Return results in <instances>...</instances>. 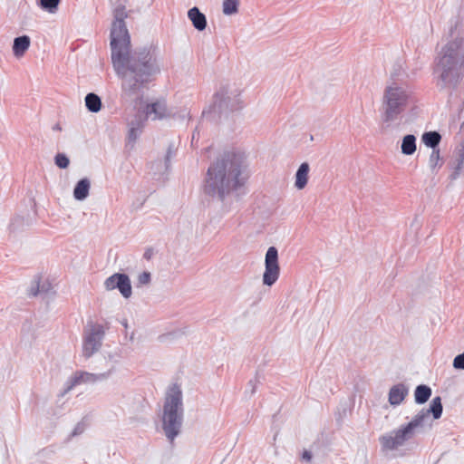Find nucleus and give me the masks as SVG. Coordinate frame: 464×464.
I'll use <instances>...</instances> for the list:
<instances>
[{"label":"nucleus","instance_id":"f03ea898","mask_svg":"<svg viewBox=\"0 0 464 464\" xmlns=\"http://www.w3.org/2000/svg\"><path fill=\"white\" fill-rule=\"evenodd\" d=\"M246 158L240 151H226L210 164L202 190L213 198L224 200L241 188L248 179Z\"/></svg>","mask_w":464,"mask_h":464},{"label":"nucleus","instance_id":"c756f323","mask_svg":"<svg viewBox=\"0 0 464 464\" xmlns=\"http://www.w3.org/2000/svg\"><path fill=\"white\" fill-rule=\"evenodd\" d=\"M453 367L455 369L464 370V353L457 355L453 360Z\"/></svg>","mask_w":464,"mask_h":464},{"label":"nucleus","instance_id":"2f4dec72","mask_svg":"<svg viewBox=\"0 0 464 464\" xmlns=\"http://www.w3.org/2000/svg\"><path fill=\"white\" fill-rule=\"evenodd\" d=\"M85 430V424L82 423V422H79L77 423V425L74 427L72 432V436H77V435H80L82 434Z\"/></svg>","mask_w":464,"mask_h":464},{"label":"nucleus","instance_id":"473e14b6","mask_svg":"<svg viewBox=\"0 0 464 464\" xmlns=\"http://www.w3.org/2000/svg\"><path fill=\"white\" fill-rule=\"evenodd\" d=\"M256 380H250L248 382V387L250 389V395H253L256 392Z\"/></svg>","mask_w":464,"mask_h":464},{"label":"nucleus","instance_id":"aec40b11","mask_svg":"<svg viewBox=\"0 0 464 464\" xmlns=\"http://www.w3.org/2000/svg\"><path fill=\"white\" fill-rule=\"evenodd\" d=\"M431 392L430 387L424 384L418 385L414 392L415 402L418 404L425 403L431 396Z\"/></svg>","mask_w":464,"mask_h":464},{"label":"nucleus","instance_id":"ddd939ff","mask_svg":"<svg viewBox=\"0 0 464 464\" xmlns=\"http://www.w3.org/2000/svg\"><path fill=\"white\" fill-rule=\"evenodd\" d=\"M143 113L148 119L152 121L163 120L173 116L172 111L168 108L164 100H157L148 103L144 108Z\"/></svg>","mask_w":464,"mask_h":464},{"label":"nucleus","instance_id":"9b49d317","mask_svg":"<svg viewBox=\"0 0 464 464\" xmlns=\"http://www.w3.org/2000/svg\"><path fill=\"white\" fill-rule=\"evenodd\" d=\"M115 372V367L111 366L107 372L101 373H91L88 372H76L67 382L65 392L71 391L73 387L82 383H95L107 380Z\"/></svg>","mask_w":464,"mask_h":464},{"label":"nucleus","instance_id":"0eeeda50","mask_svg":"<svg viewBox=\"0 0 464 464\" xmlns=\"http://www.w3.org/2000/svg\"><path fill=\"white\" fill-rule=\"evenodd\" d=\"M442 411L443 407L441 398L440 396L434 397L428 409H421L412 417L410 422L403 426L413 437L417 430L424 426V423L429 419L430 414L432 415L434 420H438L441 417Z\"/></svg>","mask_w":464,"mask_h":464},{"label":"nucleus","instance_id":"2eb2a0df","mask_svg":"<svg viewBox=\"0 0 464 464\" xmlns=\"http://www.w3.org/2000/svg\"><path fill=\"white\" fill-rule=\"evenodd\" d=\"M188 17L191 21L193 26L198 30L203 31L207 27L206 15L199 11L196 6L190 8L188 12Z\"/></svg>","mask_w":464,"mask_h":464},{"label":"nucleus","instance_id":"1a4fd4ad","mask_svg":"<svg viewBox=\"0 0 464 464\" xmlns=\"http://www.w3.org/2000/svg\"><path fill=\"white\" fill-rule=\"evenodd\" d=\"M411 438V433L401 425L400 428L387 432L379 438L382 451L390 452L397 450Z\"/></svg>","mask_w":464,"mask_h":464},{"label":"nucleus","instance_id":"6e6552de","mask_svg":"<svg viewBox=\"0 0 464 464\" xmlns=\"http://www.w3.org/2000/svg\"><path fill=\"white\" fill-rule=\"evenodd\" d=\"M104 330L101 324H92L84 331L82 339V355L88 359L96 353L102 343Z\"/></svg>","mask_w":464,"mask_h":464},{"label":"nucleus","instance_id":"f3484780","mask_svg":"<svg viewBox=\"0 0 464 464\" xmlns=\"http://www.w3.org/2000/svg\"><path fill=\"white\" fill-rule=\"evenodd\" d=\"M91 181L87 178L80 179L73 189V197L76 200L82 201L89 196Z\"/></svg>","mask_w":464,"mask_h":464},{"label":"nucleus","instance_id":"cd10ccee","mask_svg":"<svg viewBox=\"0 0 464 464\" xmlns=\"http://www.w3.org/2000/svg\"><path fill=\"white\" fill-rule=\"evenodd\" d=\"M141 133H142V130H140V129L129 127V131H128V136H127L128 145H130L132 147L135 144V142L137 141V140L140 138Z\"/></svg>","mask_w":464,"mask_h":464},{"label":"nucleus","instance_id":"4c0bfd02","mask_svg":"<svg viewBox=\"0 0 464 464\" xmlns=\"http://www.w3.org/2000/svg\"><path fill=\"white\" fill-rule=\"evenodd\" d=\"M15 222L16 221L13 222L12 225H11L14 227V229L15 228Z\"/></svg>","mask_w":464,"mask_h":464},{"label":"nucleus","instance_id":"bb28decb","mask_svg":"<svg viewBox=\"0 0 464 464\" xmlns=\"http://www.w3.org/2000/svg\"><path fill=\"white\" fill-rule=\"evenodd\" d=\"M429 167L431 171H435L436 169L441 167L440 150H433L429 159Z\"/></svg>","mask_w":464,"mask_h":464},{"label":"nucleus","instance_id":"412c9836","mask_svg":"<svg viewBox=\"0 0 464 464\" xmlns=\"http://www.w3.org/2000/svg\"><path fill=\"white\" fill-rule=\"evenodd\" d=\"M85 106L89 111L98 112L102 109V100L97 94L90 92L85 96Z\"/></svg>","mask_w":464,"mask_h":464},{"label":"nucleus","instance_id":"a211bd4d","mask_svg":"<svg viewBox=\"0 0 464 464\" xmlns=\"http://www.w3.org/2000/svg\"><path fill=\"white\" fill-rule=\"evenodd\" d=\"M310 170L309 164L307 162L302 163L296 173H295V187L301 190L303 189L308 181V173Z\"/></svg>","mask_w":464,"mask_h":464},{"label":"nucleus","instance_id":"393cba45","mask_svg":"<svg viewBox=\"0 0 464 464\" xmlns=\"http://www.w3.org/2000/svg\"><path fill=\"white\" fill-rule=\"evenodd\" d=\"M148 118L144 113H138L130 122V128H136L143 130Z\"/></svg>","mask_w":464,"mask_h":464},{"label":"nucleus","instance_id":"9d476101","mask_svg":"<svg viewBox=\"0 0 464 464\" xmlns=\"http://www.w3.org/2000/svg\"><path fill=\"white\" fill-rule=\"evenodd\" d=\"M280 267L278 264V251L276 247L270 246L265 257V272L263 274V284L267 286L273 285L278 279Z\"/></svg>","mask_w":464,"mask_h":464},{"label":"nucleus","instance_id":"c85d7f7f","mask_svg":"<svg viewBox=\"0 0 464 464\" xmlns=\"http://www.w3.org/2000/svg\"><path fill=\"white\" fill-rule=\"evenodd\" d=\"M54 163L60 169H66L70 164V160L64 153H58L54 157Z\"/></svg>","mask_w":464,"mask_h":464},{"label":"nucleus","instance_id":"72a5a7b5","mask_svg":"<svg viewBox=\"0 0 464 464\" xmlns=\"http://www.w3.org/2000/svg\"><path fill=\"white\" fill-rule=\"evenodd\" d=\"M302 459L307 462L311 461L312 459V453L308 450H304L302 455Z\"/></svg>","mask_w":464,"mask_h":464},{"label":"nucleus","instance_id":"c9c22d12","mask_svg":"<svg viewBox=\"0 0 464 464\" xmlns=\"http://www.w3.org/2000/svg\"><path fill=\"white\" fill-rule=\"evenodd\" d=\"M171 157V152H170V150L168 151V154H167V157H166V160L169 161V159Z\"/></svg>","mask_w":464,"mask_h":464},{"label":"nucleus","instance_id":"6ab92c4d","mask_svg":"<svg viewBox=\"0 0 464 464\" xmlns=\"http://www.w3.org/2000/svg\"><path fill=\"white\" fill-rule=\"evenodd\" d=\"M30 46V38L27 35H23L14 38L13 45V53L14 56L21 57L28 50Z\"/></svg>","mask_w":464,"mask_h":464},{"label":"nucleus","instance_id":"f704fd0d","mask_svg":"<svg viewBox=\"0 0 464 464\" xmlns=\"http://www.w3.org/2000/svg\"><path fill=\"white\" fill-rule=\"evenodd\" d=\"M35 285H36L35 287L32 286V288L30 290V295H36L40 292L39 283L35 282Z\"/></svg>","mask_w":464,"mask_h":464},{"label":"nucleus","instance_id":"39448f33","mask_svg":"<svg viewBox=\"0 0 464 464\" xmlns=\"http://www.w3.org/2000/svg\"><path fill=\"white\" fill-rule=\"evenodd\" d=\"M411 99L410 92L402 85L393 82L383 92L382 100V120L388 125L397 121L407 109Z\"/></svg>","mask_w":464,"mask_h":464},{"label":"nucleus","instance_id":"7c9ffc66","mask_svg":"<svg viewBox=\"0 0 464 464\" xmlns=\"http://www.w3.org/2000/svg\"><path fill=\"white\" fill-rule=\"evenodd\" d=\"M138 282L140 285H148L150 282V273L142 272L138 276Z\"/></svg>","mask_w":464,"mask_h":464},{"label":"nucleus","instance_id":"4468645a","mask_svg":"<svg viewBox=\"0 0 464 464\" xmlns=\"http://www.w3.org/2000/svg\"><path fill=\"white\" fill-rule=\"evenodd\" d=\"M409 393L408 387L403 383L393 385L389 392V402L392 406L400 405Z\"/></svg>","mask_w":464,"mask_h":464},{"label":"nucleus","instance_id":"5701e85b","mask_svg":"<svg viewBox=\"0 0 464 464\" xmlns=\"http://www.w3.org/2000/svg\"><path fill=\"white\" fill-rule=\"evenodd\" d=\"M441 136L437 131H428L423 133L422 141L427 146L433 150H439L437 147L440 142Z\"/></svg>","mask_w":464,"mask_h":464},{"label":"nucleus","instance_id":"f257e3e1","mask_svg":"<svg viewBox=\"0 0 464 464\" xmlns=\"http://www.w3.org/2000/svg\"><path fill=\"white\" fill-rule=\"evenodd\" d=\"M112 14V66L121 81V98L126 102L133 101L140 97L146 84L160 72V66L157 56L148 50L131 53L130 37L125 24L128 17L125 5H116Z\"/></svg>","mask_w":464,"mask_h":464},{"label":"nucleus","instance_id":"f8f14e48","mask_svg":"<svg viewBox=\"0 0 464 464\" xmlns=\"http://www.w3.org/2000/svg\"><path fill=\"white\" fill-rule=\"evenodd\" d=\"M104 287L108 291L118 289L124 298L130 297L131 284L126 274L115 273L104 281Z\"/></svg>","mask_w":464,"mask_h":464},{"label":"nucleus","instance_id":"423d86ee","mask_svg":"<svg viewBox=\"0 0 464 464\" xmlns=\"http://www.w3.org/2000/svg\"><path fill=\"white\" fill-rule=\"evenodd\" d=\"M242 107L241 91L236 84L227 83L222 85L214 96V111H234Z\"/></svg>","mask_w":464,"mask_h":464},{"label":"nucleus","instance_id":"4be33fe9","mask_svg":"<svg viewBox=\"0 0 464 464\" xmlns=\"http://www.w3.org/2000/svg\"><path fill=\"white\" fill-rule=\"evenodd\" d=\"M401 152L404 155H412L416 151V138L412 134L403 137L401 142Z\"/></svg>","mask_w":464,"mask_h":464},{"label":"nucleus","instance_id":"b1692460","mask_svg":"<svg viewBox=\"0 0 464 464\" xmlns=\"http://www.w3.org/2000/svg\"><path fill=\"white\" fill-rule=\"evenodd\" d=\"M61 0H38V6L49 14H55Z\"/></svg>","mask_w":464,"mask_h":464},{"label":"nucleus","instance_id":"20e7f679","mask_svg":"<svg viewBox=\"0 0 464 464\" xmlns=\"http://www.w3.org/2000/svg\"><path fill=\"white\" fill-rule=\"evenodd\" d=\"M183 417L182 392L179 385L173 384L166 393L161 418L163 431L170 442L180 433Z\"/></svg>","mask_w":464,"mask_h":464},{"label":"nucleus","instance_id":"e433bc0d","mask_svg":"<svg viewBox=\"0 0 464 464\" xmlns=\"http://www.w3.org/2000/svg\"><path fill=\"white\" fill-rule=\"evenodd\" d=\"M108 358H109V360H113V359H114V356H113V355H111V354H110V355L108 356Z\"/></svg>","mask_w":464,"mask_h":464},{"label":"nucleus","instance_id":"a878e982","mask_svg":"<svg viewBox=\"0 0 464 464\" xmlns=\"http://www.w3.org/2000/svg\"><path fill=\"white\" fill-rule=\"evenodd\" d=\"M223 13L227 15L234 14L238 9L237 0H224L223 1Z\"/></svg>","mask_w":464,"mask_h":464},{"label":"nucleus","instance_id":"7ed1b4c3","mask_svg":"<svg viewBox=\"0 0 464 464\" xmlns=\"http://www.w3.org/2000/svg\"><path fill=\"white\" fill-rule=\"evenodd\" d=\"M450 40L441 49L434 73L437 84L441 88L456 82L462 70L464 61V33L455 24L450 29Z\"/></svg>","mask_w":464,"mask_h":464},{"label":"nucleus","instance_id":"dca6fc26","mask_svg":"<svg viewBox=\"0 0 464 464\" xmlns=\"http://www.w3.org/2000/svg\"><path fill=\"white\" fill-rule=\"evenodd\" d=\"M464 169V140L456 149V159L453 172L450 175L451 179H457Z\"/></svg>","mask_w":464,"mask_h":464}]
</instances>
